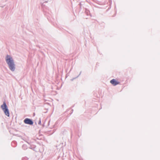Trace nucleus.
<instances>
[{
    "instance_id": "obj_5",
    "label": "nucleus",
    "mask_w": 160,
    "mask_h": 160,
    "mask_svg": "<svg viewBox=\"0 0 160 160\" xmlns=\"http://www.w3.org/2000/svg\"><path fill=\"white\" fill-rule=\"evenodd\" d=\"M17 145V142L16 141H14L11 143V145L13 147H15Z\"/></svg>"
},
{
    "instance_id": "obj_11",
    "label": "nucleus",
    "mask_w": 160,
    "mask_h": 160,
    "mask_svg": "<svg viewBox=\"0 0 160 160\" xmlns=\"http://www.w3.org/2000/svg\"><path fill=\"white\" fill-rule=\"evenodd\" d=\"M30 148L34 150V149L35 148V147H32V146H31Z\"/></svg>"
},
{
    "instance_id": "obj_14",
    "label": "nucleus",
    "mask_w": 160,
    "mask_h": 160,
    "mask_svg": "<svg viewBox=\"0 0 160 160\" xmlns=\"http://www.w3.org/2000/svg\"><path fill=\"white\" fill-rule=\"evenodd\" d=\"M73 109H72L71 111V113H70V115L73 112Z\"/></svg>"
},
{
    "instance_id": "obj_10",
    "label": "nucleus",
    "mask_w": 160,
    "mask_h": 160,
    "mask_svg": "<svg viewBox=\"0 0 160 160\" xmlns=\"http://www.w3.org/2000/svg\"><path fill=\"white\" fill-rule=\"evenodd\" d=\"M30 148L34 150V149L35 148V147H32V146H31Z\"/></svg>"
},
{
    "instance_id": "obj_15",
    "label": "nucleus",
    "mask_w": 160,
    "mask_h": 160,
    "mask_svg": "<svg viewBox=\"0 0 160 160\" xmlns=\"http://www.w3.org/2000/svg\"><path fill=\"white\" fill-rule=\"evenodd\" d=\"M44 8H45V6H44V8H43V9L44 10V11L45 12H47V11H45V9Z\"/></svg>"
},
{
    "instance_id": "obj_3",
    "label": "nucleus",
    "mask_w": 160,
    "mask_h": 160,
    "mask_svg": "<svg viewBox=\"0 0 160 160\" xmlns=\"http://www.w3.org/2000/svg\"><path fill=\"white\" fill-rule=\"evenodd\" d=\"M23 122L25 124L30 125H32L34 123L33 120L32 119L28 118H26L23 121Z\"/></svg>"
},
{
    "instance_id": "obj_2",
    "label": "nucleus",
    "mask_w": 160,
    "mask_h": 160,
    "mask_svg": "<svg viewBox=\"0 0 160 160\" xmlns=\"http://www.w3.org/2000/svg\"><path fill=\"white\" fill-rule=\"evenodd\" d=\"M1 107L5 115L9 117L10 116L9 111L5 102H3V103L1 106Z\"/></svg>"
},
{
    "instance_id": "obj_1",
    "label": "nucleus",
    "mask_w": 160,
    "mask_h": 160,
    "mask_svg": "<svg viewBox=\"0 0 160 160\" xmlns=\"http://www.w3.org/2000/svg\"><path fill=\"white\" fill-rule=\"evenodd\" d=\"M6 61L8 66L9 69L12 72L15 70V65L12 57L10 55H7L5 58Z\"/></svg>"
},
{
    "instance_id": "obj_6",
    "label": "nucleus",
    "mask_w": 160,
    "mask_h": 160,
    "mask_svg": "<svg viewBox=\"0 0 160 160\" xmlns=\"http://www.w3.org/2000/svg\"><path fill=\"white\" fill-rule=\"evenodd\" d=\"M43 1L44 2L42 4V8H44V6H45V3L48 2V0H43Z\"/></svg>"
},
{
    "instance_id": "obj_4",
    "label": "nucleus",
    "mask_w": 160,
    "mask_h": 160,
    "mask_svg": "<svg viewBox=\"0 0 160 160\" xmlns=\"http://www.w3.org/2000/svg\"><path fill=\"white\" fill-rule=\"evenodd\" d=\"M110 82L113 86H116L120 82L117 81L115 79H112L110 81Z\"/></svg>"
},
{
    "instance_id": "obj_17",
    "label": "nucleus",
    "mask_w": 160,
    "mask_h": 160,
    "mask_svg": "<svg viewBox=\"0 0 160 160\" xmlns=\"http://www.w3.org/2000/svg\"><path fill=\"white\" fill-rule=\"evenodd\" d=\"M50 121H49V122H48V125H49V123H50Z\"/></svg>"
},
{
    "instance_id": "obj_7",
    "label": "nucleus",
    "mask_w": 160,
    "mask_h": 160,
    "mask_svg": "<svg viewBox=\"0 0 160 160\" xmlns=\"http://www.w3.org/2000/svg\"><path fill=\"white\" fill-rule=\"evenodd\" d=\"M22 148L23 150H26L27 149V146L26 145L24 144L22 146Z\"/></svg>"
},
{
    "instance_id": "obj_8",
    "label": "nucleus",
    "mask_w": 160,
    "mask_h": 160,
    "mask_svg": "<svg viewBox=\"0 0 160 160\" xmlns=\"http://www.w3.org/2000/svg\"><path fill=\"white\" fill-rule=\"evenodd\" d=\"M22 160H28V158L27 157H23L22 158Z\"/></svg>"
},
{
    "instance_id": "obj_18",
    "label": "nucleus",
    "mask_w": 160,
    "mask_h": 160,
    "mask_svg": "<svg viewBox=\"0 0 160 160\" xmlns=\"http://www.w3.org/2000/svg\"><path fill=\"white\" fill-rule=\"evenodd\" d=\"M79 4H80V5H81V3H79Z\"/></svg>"
},
{
    "instance_id": "obj_16",
    "label": "nucleus",
    "mask_w": 160,
    "mask_h": 160,
    "mask_svg": "<svg viewBox=\"0 0 160 160\" xmlns=\"http://www.w3.org/2000/svg\"><path fill=\"white\" fill-rule=\"evenodd\" d=\"M81 72H81H81H80L79 74V75L78 76V77H79V75L81 74Z\"/></svg>"
},
{
    "instance_id": "obj_13",
    "label": "nucleus",
    "mask_w": 160,
    "mask_h": 160,
    "mask_svg": "<svg viewBox=\"0 0 160 160\" xmlns=\"http://www.w3.org/2000/svg\"><path fill=\"white\" fill-rule=\"evenodd\" d=\"M38 124L41 125V119L39 118V121L38 122Z\"/></svg>"
},
{
    "instance_id": "obj_12",
    "label": "nucleus",
    "mask_w": 160,
    "mask_h": 160,
    "mask_svg": "<svg viewBox=\"0 0 160 160\" xmlns=\"http://www.w3.org/2000/svg\"><path fill=\"white\" fill-rule=\"evenodd\" d=\"M78 76H77V77H75V78H72L71 79V81H73V80L75 79L76 78H78Z\"/></svg>"
},
{
    "instance_id": "obj_9",
    "label": "nucleus",
    "mask_w": 160,
    "mask_h": 160,
    "mask_svg": "<svg viewBox=\"0 0 160 160\" xmlns=\"http://www.w3.org/2000/svg\"><path fill=\"white\" fill-rule=\"evenodd\" d=\"M74 105L73 106H72V107H71L70 108H69V109H67V111H66V112H68V111H69L70 109H71V108H72L73 107H74Z\"/></svg>"
}]
</instances>
